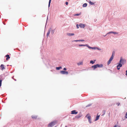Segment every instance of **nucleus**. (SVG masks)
Here are the masks:
<instances>
[{"label":"nucleus","instance_id":"1","mask_svg":"<svg viewBox=\"0 0 127 127\" xmlns=\"http://www.w3.org/2000/svg\"><path fill=\"white\" fill-rule=\"evenodd\" d=\"M57 123V121H54L50 123L49 124L48 126L49 127H52L55 125Z\"/></svg>","mask_w":127,"mask_h":127},{"label":"nucleus","instance_id":"2","mask_svg":"<svg viewBox=\"0 0 127 127\" xmlns=\"http://www.w3.org/2000/svg\"><path fill=\"white\" fill-rule=\"evenodd\" d=\"M102 66L103 65L102 64L99 65L98 64H97L95 65L92 66V68H94V69H95L97 67H102Z\"/></svg>","mask_w":127,"mask_h":127},{"label":"nucleus","instance_id":"3","mask_svg":"<svg viewBox=\"0 0 127 127\" xmlns=\"http://www.w3.org/2000/svg\"><path fill=\"white\" fill-rule=\"evenodd\" d=\"M86 117L88 119L89 121L90 122V123H91V116L89 115V114H88L86 115Z\"/></svg>","mask_w":127,"mask_h":127},{"label":"nucleus","instance_id":"4","mask_svg":"<svg viewBox=\"0 0 127 127\" xmlns=\"http://www.w3.org/2000/svg\"><path fill=\"white\" fill-rule=\"evenodd\" d=\"M126 62V60H125L123 59L122 58H121V59L120 61V63H122L124 64Z\"/></svg>","mask_w":127,"mask_h":127},{"label":"nucleus","instance_id":"5","mask_svg":"<svg viewBox=\"0 0 127 127\" xmlns=\"http://www.w3.org/2000/svg\"><path fill=\"white\" fill-rule=\"evenodd\" d=\"M60 73L61 74H63L67 75L68 74V72L63 70L61 71H60Z\"/></svg>","mask_w":127,"mask_h":127},{"label":"nucleus","instance_id":"6","mask_svg":"<svg viewBox=\"0 0 127 127\" xmlns=\"http://www.w3.org/2000/svg\"><path fill=\"white\" fill-rule=\"evenodd\" d=\"M113 59V56H111L110 59L108 61L107 64L108 65H109L111 63V61Z\"/></svg>","mask_w":127,"mask_h":127},{"label":"nucleus","instance_id":"7","mask_svg":"<svg viewBox=\"0 0 127 127\" xmlns=\"http://www.w3.org/2000/svg\"><path fill=\"white\" fill-rule=\"evenodd\" d=\"M78 113V112H76L75 110H73L71 111V114H76Z\"/></svg>","mask_w":127,"mask_h":127},{"label":"nucleus","instance_id":"8","mask_svg":"<svg viewBox=\"0 0 127 127\" xmlns=\"http://www.w3.org/2000/svg\"><path fill=\"white\" fill-rule=\"evenodd\" d=\"M79 26V27L81 28H84L85 27V25L84 24H80Z\"/></svg>","mask_w":127,"mask_h":127},{"label":"nucleus","instance_id":"9","mask_svg":"<svg viewBox=\"0 0 127 127\" xmlns=\"http://www.w3.org/2000/svg\"><path fill=\"white\" fill-rule=\"evenodd\" d=\"M0 67L1 68V69L2 70H3V69H5V68L4 66V65L3 64H1L0 66Z\"/></svg>","mask_w":127,"mask_h":127},{"label":"nucleus","instance_id":"10","mask_svg":"<svg viewBox=\"0 0 127 127\" xmlns=\"http://www.w3.org/2000/svg\"><path fill=\"white\" fill-rule=\"evenodd\" d=\"M122 66V64L121 63H119L118 65L117 66V69L118 70H119L120 69V67H118L119 66L121 67Z\"/></svg>","mask_w":127,"mask_h":127},{"label":"nucleus","instance_id":"11","mask_svg":"<svg viewBox=\"0 0 127 127\" xmlns=\"http://www.w3.org/2000/svg\"><path fill=\"white\" fill-rule=\"evenodd\" d=\"M81 116V115H78L75 117V118L76 119H79V118H80Z\"/></svg>","mask_w":127,"mask_h":127},{"label":"nucleus","instance_id":"12","mask_svg":"<svg viewBox=\"0 0 127 127\" xmlns=\"http://www.w3.org/2000/svg\"><path fill=\"white\" fill-rule=\"evenodd\" d=\"M32 118L33 119H36L37 118V116L36 115H33L32 116Z\"/></svg>","mask_w":127,"mask_h":127},{"label":"nucleus","instance_id":"13","mask_svg":"<svg viewBox=\"0 0 127 127\" xmlns=\"http://www.w3.org/2000/svg\"><path fill=\"white\" fill-rule=\"evenodd\" d=\"M113 33L115 34H117L118 33L117 32H110L108 33V34L110 33Z\"/></svg>","mask_w":127,"mask_h":127},{"label":"nucleus","instance_id":"14","mask_svg":"<svg viewBox=\"0 0 127 127\" xmlns=\"http://www.w3.org/2000/svg\"><path fill=\"white\" fill-rule=\"evenodd\" d=\"M67 35L69 36H71L74 35V34L73 33H68Z\"/></svg>","mask_w":127,"mask_h":127},{"label":"nucleus","instance_id":"15","mask_svg":"<svg viewBox=\"0 0 127 127\" xmlns=\"http://www.w3.org/2000/svg\"><path fill=\"white\" fill-rule=\"evenodd\" d=\"M5 57H7L6 58V60H8V59H9L10 58V57L9 56V55H7Z\"/></svg>","mask_w":127,"mask_h":127},{"label":"nucleus","instance_id":"16","mask_svg":"<svg viewBox=\"0 0 127 127\" xmlns=\"http://www.w3.org/2000/svg\"><path fill=\"white\" fill-rule=\"evenodd\" d=\"M62 68L61 66H59V67H57L56 68V69L57 70H59L61 69Z\"/></svg>","mask_w":127,"mask_h":127},{"label":"nucleus","instance_id":"17","mask_svg":"<svg viewBox=\"0 0 127 127\" xmlns=\"http://www.w3.org/2000/svg\"><path fill=\"white\" fill-rule=\"evenodd\" d=\"M99 116H100L99 115H98L96 116V119H95V121H96L98 119Z\"/></svg>","mask_w":127,"mask_h":127},{"label":"nucleus","instance_id":"18","mask_svg":"<svg viewBox=\"0 0 127 127\" xmlns=\"http://www.w3.org/2000/svg\"><path fill=\"white\" fill-rule=\"evenodd\" d=\"M87 4L86 3H85L83 5V6L84 7H85L87 6Z\"/></svg>","mask_w":127,"mask_h":127},{"label":"nucleus","instance_id":"19","mask_svg":"<svg viewBox=\"0 0 127 127\" xmlns=\"http://www.w3.org/2000/svg\"><path fill=\"white\" fill-rule=\"evenodd\" d=\"M50 32V31L49 30L47 33V36H48Z\"/></svg>","mask_w":127,"mask_h":127},{"label":"nucleus","instance_id":"20","mask_svg":"<svg viewBox=\"0 0 127 127\" xmlns=\"http://www.w3.org/2000/svg\"><path fill=\"white\" fill-rule=\"evenodd\" d=\"M83 64V62H80L78 63L77 64L78 65H82Z\"/></svg>","mask_w":127,"mask_h":127},{"label":"nucleus","instance_id":"21","mask_svg":"<svg viewBox=\"0 0 127 127\" xmlns=\"http://www.w3.org/2000/svg\"><path fill=\"white\" fill-rule=\"evenodd\" d=\"M89 3L91 5H93L94 4V3L93 2H91V1H90Z\"/></svg>","mask_w":127,"mask_h":127},{"label":"nucleus","instance_id":"22","mask_svg":"<svg viewBox=\"0 0 127 127\" xmlns=\"http://www.w3.org/2000/svg\"><path fill=\"white\" fill-rule=\"evenodd\" d=\"M85 45H79V46H85Z\"/></svg>","mask_w":127,"mask_h":127},{"label":"nucleus","instance_id":"23","mask_svg":"<svg viewBox=\"0 0 127 127\" xmlns=\"http://www.w3.org/2000/svg\"><path fill=\"white\" fill-rule=\"evenodd\" d=\"M94 62H94L93 61H92V60L90 62V63H92V64L94 63Z\"/></svg>","mask_w":127,"mask_h":127},{"label":"nucleus","instance_id":"24","mask_svg":"<svg viewBox=\"0 0 127 127\" xmlns=\"http://www.w3.org/2000/svg\"><path fill=\"white\" fill-rule=\"evenodd\" d=\"M114 51H113L112 52V55L111 56H113V57H114V56H113V55L114 54Z\"/></svg>","mask_w":127,"mask_h":127},{"label":"nucleus","instance_id":"25","mask_svg":"<svg viewBox=\"0 0 127 127\" xmlns=\"http://www.w3.org/2000/svg\"><path fill=\"white\" fill-rule=\"evenodd\" d=\"M51 0H49V6L50 5V3H51Z\"/></svg>","mask_w":127,"mask_h":127},{"label":"nucleus","instance_id":"26","mask_svg":"<svg viewBox=\"0 0 127 127\" xmlns=\"http://www.w3.org/2000/svg\"><path fill=\"white\" fill-rule=\"evenodd\" d=\"M80 14V13L76 14L74 15L75 16H79Z\"/></svg>","mask_w":127,"mask_h":127},{"label":"nucleus","instance_id":"27","mask_svg":"<svg viewBox=\"0 0 127 127\" xmlns=\"http://www.w3.org/2000/svg\"><path fill=\"white\" fill-rule=\"evenodd\" d=\"M125 118H127V112L126 113V114Z\"/></svg>","mask_w":127,"mask_h":127},{"label":"nucleus","instance_id":"28","mask_svg":"<svg viewBox=\"0 0 127 127\" xmlns=\"http://www.w3.org/2000/svg\"><path fill=\"white\" fill-rule=\"evenodd\" d=\"M76 27L77 29H78L79 28V25L78 24L76 25Z\"/></svg>","mask_w":127,"mask_h":127},{"label":"nucleus","instance_id":"29","mask_svg":"<svg viewBox=\"0 0 127 127\" xmlns=\"http://www.w3.org/2000/svg\"><path fill=\"white\" fill-rule=\"evenodd\" d=\"M63 69L64 70H66V68L65 67V68H64Z\"/></svg>","mask_w":127,"mask_h":127},{"label":"nucleus","instance_id":"30","mask_svg":"<svg viewBox=\"0 0 127 127\" xmlns=\"http://www.w3.org/2000/svg\"><path fill=\"white\" fill-rule=\"evenodd\" d=\"M68 2H65V4L66 5H68Z\"/></svg>","mask_w":127,"mask_h":127},{"label":"nucleus","instance_id":"31","mask_svg":"<svg viewBox=\"0 0 127 127\" xmlns=\"http://www.w3.org/2000/svg\"><path fill=\"white\" fill-rule=\"evenodd\" d=\"M74 41H80V40H74Z\"/></svg>","mask_w":127,"mask_h":127},{"label":"nucleus","instance_id":"32","mask_svg":"<svg viewBox=\"0 0 127 127\" xmlns=\"http://www.w3.org/2000/svg\"><path fill=\"white\" fill-rule=\"evenodd\" d=\"M88 47L89 48H92V49H93V48H92V47H91L89 46H88Z\"/></svg>","mask_w":127,"mask_h":127},{"label":"nucleus","instance_id":"33","mask_svg":"<svg viewBox=\"0 0 127 127\" xmlns=\"http://www.w3.org/2000/svg\"><path fill=\"white\" fill-rule=\"evenodd\" d=\"M126 75L127 76V70L126 71Z\"/></svg>","mask_w":127,"mask_h":127},{"label":"nucleus","instance_id":"34","mask_svg":"<svg viewBox=\"0 0 127 127\" xmlns=\"http://www.w3.org/2000/svg\"><path fill=\"white\" fill-rule=\"evenodd\" d=\"M80 40V41H84V40Z\"/></svg>","mask_w":127,"mask_h":127},{"label":"nucleus","instance_id":"35","mask_svg":"<svg viewBox=\"0 0 127 127\" xmlns=\"http://www.w3.org/2000/svg\"><path fill=\"white\" fill-rule=\"evenodd\" d=\"M114 127H117L116 126H115Z\"/></svg>","mask_w":127,"mask_h":127},{"label":"nucleus","instance_id":"36","mask_svg":"<svg viewBox=\"0 0 127 127\" xmlns=\"http://www.w3.org/2000/svg\"><path fill=\"white\" fill-rule=\"evenodd\" d=\"M92 48H93V49H95V47H93Z\"/></svg>","mask_w":127,"mask_h":127},{"label":"nucleus","instance_id":"37","mask_svg":"<svg viewBox=\"0 0 127 127\" xmlns=\"http://www.w3.org/2000/svg\"><path fill=\"white\" fill-rule=\"evenodd\" d=\"M90 106V105H87L86 107H88V106Z\"/></svg>","mask_w":127,"mask_h":127},{"label":"nucleus","instance_id":"38","mask_svg":"<svg viewBox=\"0 0 127 127\" xmlns=\"http://www.w3.org/2000/svg\"><path fill=\"white\" fill-rule=\"evenodd\" d=\"M86 46H87L88 47V46H89L88 45H86Z\"/></svg>","mask_w":127,"mask_h":127},{"label":"nucleus","instance_id":"39","mask_svg":"<svg viewBox=\"0 0 127 127\" xmlns=\"http://www.w3.org/2000/svg\"><path fill=\"white\" fill-rule=\"evenodd\" d=\"M119 104H120V103H119V104H118V105H119Z\"/></svg>","mask_w":127,"mask_h":127},{"label":"nucleus","instance_id":"40","mask_svg":"<svg viewBox=\"0 0 127 127\" xmlns=\"http://www.w3.org/2000/svg\"><path fill=\"white\" fill-rule=\"evenodd\" d=\"M65 127H67V126H65Z\"/></svg>","mask_w":127,"mask_h":127}]
</instances>
